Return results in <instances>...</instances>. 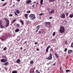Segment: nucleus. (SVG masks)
<instances>
[{
	"mask_svg": "<svg viewBox=\"0 0 73 73\" xmlns=\"http://www.w3.org/2000/svg\"><path fill=\"white\" fill-rule=\"evenodd\" d=\"M65 28L64 27L62 26L60 27L59 32L60 33H63L65 32Z\"/></svg>",
	"mask_w": 73,
	"mask_h": 73,
	"instance_id": "nucleus-1",
	"label": "nucleus"
},
{
	"mask_svg": "<svg viewBox=\"0 0 73 73\" xmlns=\"http://www.w3.org/2000/svg\"><path fill=\"white\" fill-rule=\"evenodd\" d=\"M3 20H5L6 25L5 26V27H8L9 25V21L7 18L6 17L4 18H3Z\"/></svg>",
	"mask_w": 73,
	"mask_h": 73,
	"instance_id": "nucleus-2",
	"label": "nucleus"
},
{
	"mask_svg": "<svg viewBox=\"0 0 73 73\" xmlns=\"http://www.w3.org/2000/svg\"><path fill=\"white\" fill-rule=\"evenodd\" d=\"M29 17L32 20H34V19H36V17H35V14H31L30 15H29Z\"/></svg>",
	"mask_w": 73,
	"mask_h": 73,
	"instance_id": "nucleus-3",
	"label": "nucleus"
},
{
	"mask_svg": "<svg viewBox=\"0 0 73 73\" xmlns=\"http://www.w3.org/2000/svg\"><path fill=\"white\" fill-rule=\"evenodd\" d=\"M46 59L48 60H52V54L50 53L48 57L46 58Z\"/></svg>",
	"mask_w": 73,
	"mask_h": 73,
	"instance_id": "nucleus-4",
	"label": "nucleus"
},
{
	"mask_svg": "<svg viewBox=\"0 0 73 73\" xmlns=\"http://www.w3.org/2000/svg\"><path fill=\"white\" fill-rule=\"evenodd\" d=\"M60 18H65V14L64 13H62L60 15Z\"/></svg>",
	"mask_w": 73,
	"mask_h": 73,
	"instance_id": "nucleus-5",
	"label": "nucleus"
},
{
	"mask_svg": "<svg viewBox=\"0 0 73 73\" xmlns=\"http://www.w3.org/2000/svg\"><path fill=\"white\" fill-rule=\"evenodd\" d=\"M8 61V60L7 59H2L1 60V62H3V63H4L5 62H7Z\"/></svg>",
	"mask_w": 73,
	"mask_h": 73,
	"instance_id": "nucleus-6",
	"label": "nucleus"
},
{
	"mask_svg": "<svg viewBox=\"0 0 73 73\" xmlns=\"http://www.w3.org/2000/svg\"><path fill=\"white\" fill-rule=\"evenodd\" d=\"M54 12V9H52L51 11L49 13L50 14H52V13H53Z\"/></svg>",
	"mask_w": 73,
	"mask_h": 73,
	"instance_id": "nucleus-7",
	"label": "nucleus"
},
{
	"mask_svg": "<svg viewBox=\"0 0 73 73\" xmlns=\"http://www.w3.org/2000/svg\"><path fill=\"white\" fill-rule=\"evenodd\" d=\"M45 25H46L47 24L50 25V22H46L44 23Z\"/></svg>",
	"mask_w": 73,
	"mask_h": 73,
	"instance_id": "nucleus-8",
	"label": "nucleus"
},
{
	"mask_svg": "<svg viewBox=\"0 0 73 73\" xmlns=\"http://www.w3.org/2000/svg\"><path fill=\"white\" fill-rule=\"evenodd\" d=\"M68 54H70V53H72V52H73V50H69L68 51Z\"/></svg>",
	"mask_w": 73,
	"mask_h": 73,
	"instance_id": "nucleus-9",
	"label": "nucleus"
},
{
	"mask_svg": "<svg viewBox=\"0 0 73 73\" xmlns=\"http://www.w3.org/2000/svg\"><path fill=\"white\" fill-rule=\"evenodd\" d=\"M16 12L17 13H18V14H19L20 13V11H19V9H16L15 10Z\"/></svg>",
	"mask_w": 73,
	"mask_h": 73,
	"instance_id": "nucleus-10",
	"label": "nucleus"
},
{
	"mask_svg": "<svg viewBox=\"0 0 73 73\" xmlns=\"http://www.w3.org/2000/svg\"><path fill=\"white\" fill-rule=\"evenodd\" d=\"M20 61H21L20 59H18L16 61V62L17 64H19V62H20Z\"/></svg>",
	"mask_w": 73,
	"mask_h": 73,
	"instance_id": "nucleus-11",
	"label": "nucleus"
},
{
	"mask_svg": "<svg viewBox=\"0 0 73 73\" xmlns=\"http://www.w3.org/2000/svg\"><path fill=\"white\" fill-rule=\"evenodd\" d=\"M0 39L2 40V41H4V40H5V38L4 37H2L0 38Z\"/></svg>",
	"mask_w": 73,
	"mask_h": 73,
	"instance_id": "nucleus-12",
	"label": "nucleus"
},
{
	"mask_svg": "<svg viewBox=\"0 0 73 73\" xmlns=\"http://www.w3.org/2000/svg\"><path fill=\"white\" fill-rule=\"evenodd\" d=\"M26 19H28V15L27 14H25L24 15Z\"/></svg>",
	"mask_w": 73,
	"mask_h": 73,
	"instance_id": "nucleus-13",
	"label": "nucleus"
},
{
	"mask_svg": "<svg viewBox=\"0 0 73 73\" xmlns=\"http://www.w3.org/2000/svg\"><path fill=\"white\" fill-rule=\"evenodd\" d=\"M32 1L31 0H29L28 1H26L27 4H30V3H31Z\"/></svg>",
	"mask_w": 73,
	"mask_h": 73,
	"instance_id": "nucleus-14",
	"label": "nucleus"
},
{
	"mask_svg": "<svg viewBox=\"0 0 73 73\" xmlns=\"http://www.w3.org/2000/svg\"><path fill=\"white\" fill-rule=\"evenodd\" d=\"M9 64V62H5L4 63V65H5V66H6V65L7 66Z\"/></svg>",
	"mask_w": 73,
	"mask_h": 73,
	"instance_id": "nucleus-15",
	"label": "nucleus"
},
{
	"mask_svg": "<svg viewBox=\"0 0 73 73\" xmlns=\"http://www.w3.org/2000/svg\"><path fill=\"white\" fill-rule=\"evenodd\" d=\"M20 23H21L22 25H24V23L23 22V21L21 19H20Z\"/></svg>",
	"mask_w": 73,
	"mask_h": 73,
	"instance_id": "nucleus-16",
	"label": "nucleus"
},
{
	"mask_svg": "<svg viewBox=\"0 0 73 73\" xmlns=\"http://www.w3.org/2000/svg\"><path fill=\"white\" fill-rule=\"evenodd\" d=\"M19 29H17L15 30V32H19Z\"/></svg>",
	"mask_w": 73,
	"mask_h": 73,
	"instance_id": "nucleus-17",
	"label": "nucleus"
},
{
	"mask_svg": "<svg viewBox=\"0 0 73 73\" xmlns=\"http://www.w3.org/2000/svg\"><path fill=\"white\" fill-rule=\"evenodd\" d=\"M40 3L41 5L43 4V0H41Z\"/></svg>",
	"mask_w": 73,
	"mask_h": 73,
	"instance_id": "nucleus-18",
	"label": "nucleus"
},
{
	"mask_svg": "<svg viewBox=\"0 0 73 73\" xmlns=\"http://www.w3.org/2000/svg\"><path fill=\"white\" fill-rule=\"evenodd\" d=\"M55 55L56 57H57V58H58V55L57 53H55Z\"/></svg>",
	"mask_w": 73,
	"mask_h": 73,
	"instance_id": "nucleus-19",
	"label": "nucleus"
},
{
	"mask_svg": "<svg viewBox=\"0 0 73 73\" xmlns=\"http://www.w3.org/2000/svg\"><path fill=\"white\" fill-rule=\"evenodd\" d=\"M73 17V13L72 14H70L69 17L70 18H72Z\"/></svg>",
	"mask_w": 73,
	"mask_h": 73,
	"instance_id": "nucleus-20",
	"label": "nucleus"
},
{
	"mask_svg": "<svg viewBox=\"0 0 73 73\" xmlns=\"http://www.w3.org/2000/svg\"><path fill=\"white\" fill-rule=\"evenodd\" d=\"M30 73H34V70H30Z\"/></svg>",
	"mask_w": 73,
	"mask_h": 73,
	"instance_id": "nucleus-21",
	"label": "nucleus"
},
{
	"mask_svg": "<svg viewBox=\"0 0 73 73\" xmlns=\"http://www.w3.org/2000/svg\"><path fill=\"white\" fill-rule=\"evenodd\" d=\"M50 51H51L52 52H54V50H53V49L52 48H51L50 49Z\"/></svg>",
	"mask_w": 73,
	"mask_h": 73,
	"instance_id": "nucleus-22",
	"label": "nucleus"
},
{
	"mask_svg": "<svg viewBox=\"0 0 73 73\" xmlns=\"http://www.w3.org/2000/svg\"><path fill=\"white\" fill-rule=\"evenodd\" d=\"M65 14L66 15V16H68V15H69V13H67L66 12H65Z\"/></svg>",
	"mask_w": 73,
	"mask_h": 73,
	"instance_id": "nucleus-23",
	"label": "nucleus"
},
{
	"mask_svg": "<svg viewBox=\"0 0 73 73\" xmlns=\"http://www.w3.org/2000/svg\"><path fill=\"white\" fill-rule=\"evenodd\" d=\"M34 63V62H33V61L31 60L30 62V64H33Z\"/></svg>",
	"mask_w": 73,
	"mask_h": 73,
	"instance_id": "nucleus-24",
	"label": "nucleus"
},
{
	"mask_svg": "<svg viewBox=\"0 0 73 73\" xmlns=\"http://www.w3.org/2000/svg\"><path fill=\"white\" fill-rule=\"evenodd\" d=\"M0 28H3V25H2V24H0Z\"/></svg>",
	"mask_w": 73,
	"mask_h": 73,
	"instance_id": "nucleus-25",
	"label": "nucleus"
},
{
	"mask_svg": "<svg viewBox=\"0 0 73 73\" xmlns=\"http://www.w3.org/2000/svg\"><path fill=\"white\" fill-rule=\"evenodd\" d=\"M17 72L16 71H13L12 72V73H17Z\"/></svg>",
	"mask_w": 73,
	"mask_h": 73,
	"instance_id": "nucleus-26",
	"label": "nucleus"
},
{
	"mask_svg": "<svg viewBox=\"0 0 73 73\" xmlns=\"http://www.w3.org/2000/svg\"><path fill=\"white\" fill-rule=\"evenodd\" d=\"M48 50H49V48H47L46 50V52H48Z\"/></svg>",
	"mask_w": 73,
	"mask_h": 73,
	"instance_id": "nucleus-27",
	"label": "nucleus"
},
{
	"mask_svg": "<svg viewBox=\"0 0 73 73\" xmlns=\"http://www.w3.org/2000/svg\"><path fill=\"white\" fill-rule=\"evenodd\" d=\"M56 35V32H54L52 34V36H54Z\"/></svg>",
	"mask_w": 73,
	"mask_h": 73,
	"instance_id": "nucleus-28",
	"label": "nucleus"
},
{
	"mask_svg": "<svg viewBox=\"0 0 73 73\" xmlns=\"http://www.w3.org/2000/svg\"><path fill=\"white\" fill-rule=\"evenodd\" d=\"M27 13H31V11L30 10H29L27 11Z\"/></svg>",
	"mask_w": 73,
	"mask_h": 73,
	"instance_id": "nucleus-29",
	"label": "nucleus"
},
{
	"mask_svg": "<svg viewBox=\"0 0 73 73\" xmlns=\"http://www.w3.org/2000/svg\"><path fill=\"white\" fill-rule=\"evenodd\" d=\"M7 2L3 4L2 5V6H4V5H6V4H7Z\"/></svg>",
	"mask_w": 73,
	"mask_h": 73,
	"instance_id": "nucleus-30",
	"label": "nucleus"
},
{
	"mask_svg": "<svg viewBox=\"0 0 73 73\" xmlns=\"http://www.w3.org/2000/svg\"><path fill=\"white\" fill-rule=\"evenodd\" d=\"M47 48H48V49H49V48H51V46H50V45H49L47 47Z\"/></svg>",
	"mask_w": 73,
	"mask_h": 73,
	"instance_id": "nucleus-31",
	"label": "nucleus"
},
{
	"mask_svg": "<svg viewBox=\"0 0 73 73\" xmlns=\"http://www.w3.org/2000/svg\"><path fill=\"white\" fill-rule=\"evenodd\" d=\"M50 2H53L54 1V0H48Z\"/></svg>",
	"mask_w": 73,
	"mask_h": 73,
	"instance_id": "nucleus-32",
	"label": "nucleus"
},
{
	"mask_svg": "<svg viewBox=\"0 0 73 73\" xmlns=\"http://www.w3.org/2000/svg\"><path fill=\"white\" fill-rule=\"evenodd\" d=\"M3 50H7V47H5L3 49Z\"/></svg>",
	"mask_w": 73,
	"mask_h": 73,
	"instance_id": "nucleus-33",
	"label": "nucleus"
},
{
	"mask_svg": "<svg viewBox=\"0 0 73 73\" xmlns=\"http://www.w3.org/2000/svg\"><path fill=\"white\" fill-rule=\"evenodd\" d=\"M71 46V47H72V48H73V42L72 43Z\"/></svg>",
	"mask_w": 73,
	"mask_h": 73,
	"instance_id": "nucleus-34",
	"label": "nucleus"
},
{
	"mask_svg": "<svg viewBox=\"0 0 73 73\" xmlns=\"http://www.w3.org/2000/svg\"><path fill=\"white\" fill-rule=\"evenodd\" d=\"M70 72V70H66V72Z\"/></svg>",
	"mask_w": 73,
	"mask_h": 73,
	"instance_id": "nucleus-35",
	"label": "nucleus"
},
{
	"mask_svg": "<svg viewBox=\"0 0 73 73\" xmlns=\"http://www.w3.org/2000/svg\"><path fill=\"white\" fill-rule=\"evenodd\" d=\"M36 72H37V73H40V71H38L37 70H36Z\"/></svg>",
	"mask_w": 73,
	"mask_h": 73,
	"instance_id": "nucleus-36",
	"label": "nucleus"
},
{
	"mask_svg": "<svg viewBox=\"0 0 73 73\" xmlns=\"http://www.w3.org/2000/svg\"><path fill=\"white\" fill-rule=\"evenodd\" d=\"M40 25H38L36 27V29H38V28H40Z\"/></svg>",
	"mask_w": 73,
	"mask_h": 73,
	"instance_id": "nucleus-37",
	"label": "nucleus"
},
{
	"mask_svg": "<svg viewBox=\"0 0 73 73\" xmlns=\"http://www.w3.org/2000/svg\"><path fill=\"white\" fill-rule=\"evenodd\" d=\"M55 41V39L54 38L53 39L51 40V41Z\"/></svg>",
	"mask_w": 73,
	"mask_h": 73,
	"instance_id": "nucleus-38",
	"label": "nucleus"
},
{
	"mask_svg": "<svg viewBox=\"0 0 73 73\" xmlns=\"http://www.w3.org/2000/svg\"><path fill=\"white\" fill-rule=\"evenodd\" d=\"M2 21L0 20V24H2Z\"/></svg>",
	"mask_w": 73,
	"mask_h": 73,
	"instance_id": "nucleus-39",
	"label": "nucleus"
},
{
	"mask_svg": "<svg viewBox=\"0 0 73 73\" xmlns=\"http://www.w3.org/2000/svg\"><path fill=\"white\" fill-rule=\"evenodd\" d=\"M17 27H20V24H17Z\"/></svg>",
	"mask_w": 73,
	"mask_h": 73,
	"instance_id": "nucleus-40",
	"label": "nucleus"
},
{
	"mask_svg": "<svg viewBox=\"0 0 73 73\" xmlns=\"http://www.w3.org/2000/svg\"><path fill=\"white\" fill-rule=\"evenodd\" d=\"M64 52H66L67 51V48H66L64 50Z\"/></svg>",
	"mask_w": 73,
	"mask_h": 73,
	"instance_id": "nucleus-41",
	"label": "nucleus"
},
{
	"mask_svg": "<svg viewBox=\"0 0 73 73\" xmlns=\"http://www.w3.org/2000/svg\"><path fill=\"white\" fill-rule=\"evenodd\" d=\"M16 19L14 20L13 21V23H15V21H16Z\"/></svg>",
	"mask_w": 73,
	"mask_h": 73,
	"instance_id": "nucleus-42",
	"label": "nucleus"
},
{
	"mask_svg": "<svg viewBox=\"0 0 73 73\" xmlns=\"http://www.w3.org/2000/svg\"><path fill=\"white\" fill-rule=\"evenodd\" d=\"M9 16H11V17H12V16H13V15H12V14H9Z\"/></svg>",
	"mask_w": 73,
	"mask_h": 73,
	"instance_id": "nucleus-43",
	"label": "nucleus"
},
{
	"mask_svg": "<svg viewBox=\"0 0 73 73\" xmlns=\"http://www.w3.org/2000/svg\"><path fill=\"white\" fill-rule=\"evenodd\" d=\"M39 33H40V34H41V31L40 30L38 32Z\"/></svg>",
	"mask_w": 73,
	"mask_h": 73,
	"instance_id": "nucleus-44",
	"label": "nucleus"
},
{
	"mask_svg": "<svg viewBox=\"0 0 73 73\" xmlns=\"http://www.w3.org/2000/svg\"><path fill=\"white\" fill-rule=\"evenodd\" d=\"M38 29H39V28H38L36 31V32L37 33V32H38Z\"/></svg>",
	"mask_w": 73,
	"mask_h": 73,
	"instance_id": "nucleus-45",
	"label": "nucleus"
},
{
	"mask_svg": "<svg viewBox=\"0 0 73 73\" xmlns=\"http://www.w3.org/2000/svg\"><path fill=\"white\" fill-rule=\"evenodd\" d=\"M14 13L15 14V15H17L18 14H17V13H16V12H15Z\"/></svg>",
	"mask_w": 73,
	"mask_h": 73,
	"instance_id": "nucleus-46",
	"label": "nucleus"
},
{
	"mask_svg": "<svg viewBox=\"0 0 73 73\" xmlns=\"http://www.w3.org/2000/svg\"><path fill=\"white\" fill-rule=\"evenodd\" d=\"M39 16H42V13H41L39 14Z\"/></svg>",
	"mask_w": 73,
	"mask_h": 73,
	"instance_id": "nucleus-47",
	"label": "nucleus"
},
{
	"mask_svg": "<svg viewBox=\"0 0 73 73\" xmlns=\"http://www.w3.org/2000/svg\"><path fill=\"white\" fill-rule=\"evenodd\" d=\"M3 57H5V58H6V57H7V56H5L3 55Z\"/></svg>",
	"mask_w": 73,
	"mask_h": 73,
	"instance_id": "nucleus-48",
	"label": "nucleus"
},
{
	"mask_svg": "<svg viewBox=\"0 0 73 73\" xmlns=\"http://www.w3.org/2000/svg\"><path fill=\"white\" fill-rule=\"evenodd\" d=\"M60 72H62V69H61V68L60 67Z\"/></svg>",
	"mask_w": 73,
	"mask_h": 73,
	"instance_id": "nucleus-49",
	"label": "nucleus"
},
{
	"mask_svg": "<svg viewBox=\"0 0 73 73\" xmlns=\"http://www.w3.org/2000/svg\"><path fill=\"white\" fill-rule=\"evenodd\" d=\"M49 19H52V17H49Z\"/></svg>",
	"mask_w": 73,
	"mask_h": 73,
	"instance_id": "nucleus-50",
	"label": "nucleus"
},
{
	"mask_svg": "<svg viewBox=\"0 0 73 73\" xmlns=\"http://www.w3.org/2000/svg\"><path fill=\"white\" fill-rule=\"evenodd\" d=\"M37 42H35V45H36V44H37Z\"/></svg>",
	"mask_w": 73,
	"mask_h": 73,
	"instance_id": "nucleus-51",
	"label": "nucleus"
},
{
	"mask_svg": "<svg viewBox=\"0 0 73 73\" xmlns=\"http://www.w3.org/2000/svg\"><path fill=\"white\" fill-rule=\"evenodd\" d=\"M36 50H37L38 51H39V49L38 48H37Z\"/></svg>",
	"mask_w": 73,
	"mask_h": 73,
	"instance_id": "nucleus-52",
	"label": "nucleus"
},
{
	"mask_svg": "<svg viewBox=\"0 0 73 73\" xmlns=\"http://www.w3.org/2000/svg\"><path fill=\"white\" fill-rule=\"evenodd\" d=\"M32 7H35V5H33L32 6Z\"/></svg>",
	"mask_w": 73,
	"mask_h": 73,
	"instance_id": "nucleus-53",
	"label": "nucleus"
},
{
	"mask_svg": "<svg viewBox=\"0 0 73 73\" xmlns=\"http://www.w3.org/2000/svg\"><path fill=\"white\" fill-rule=\"evenodd\" d=\"M36 3V2H33V4H35V3Z\"/></svg>",
	"mask_w": 73,
	"mask_h": 73,
	"instance_id": "nucleus-54",
	"label": "nucleus"
},
{
	"mask_svg": "<svg viewBox=\"0 0 73 73\" xmlns=\"http://www.w3.org/2000/svg\"><path fill=\"white\" fill-rule=\"evenodd\" d=\"M56 64L55 63H54L52 65L53 66V65H55Z\"/></svg>",
	"mask_w": 73,
	"mask_h": 73,
	"instance_id": "nucleus-55",
	"label": "nucleus"
},
{
	"mask_svg": "<svg viewBox=\"0 0 73 73\" xmlns=\"http://www.w3.org/2000/svg\"><path fill=\"white\" fill-rule=\"evenodd\" d=\"M5 70H7V68L6 67L5 68Z\"/></svg>",
	"mask_w": 73,
	"mask_h": 73,
	"instance_id": "nucleus-56",
	"label": "nucleus"
},
{
	"mask_svg": "<svg viewBox=\"0 0 73 73\" xmlns=\"http://www.w3.org/2000/svg\"><path fill=\"white\" fill-rule=\"evenodd\" d=\"M26 42H27V41H25L24 42V44H25V43H26Z\"/></svg>",
	"mask_w": 73,
	"mask_h": 73,
	"instance_id": "nucleus-57",
	"label": "nucleus"
},
{
	"mask_svg": "<svg viewBox=\"0 0 73 73\" xmlns=\"http://www.w3.org/2000/svg\"><path fill=\"white\" fill-rule=\"evenodd\" d=\"M1 1H5V0H1Z\"/></svg>",
	"mask_w": 73,
	"mask_h": 73,
	"instance_id": "nucleus-58",
	"label": "nucleus"
},
{
	"mask_svg": "<svg viewBox=\"0 0 73 73\" xmlns=\"http://www.w3.org/2000/svg\"><path fill=\"white\" fill-rule=\"evenodd\" d=\"M23 49V47H21L20 48V49Z\"/></svg>",
	"mask_w": 73,
	"mask_h": 73,
	"instance_id": "nucleus-59",
	"label": "nucleus"
},
{
	"mask_svg": "<svg viewBox=\"0 0 73 73\" xmlns=\"http://www.w3.org/2000/svg\"><path fill=\"white\" fill-rule=\"evenodd\" d=\"M17 1H20V0H17Z\"/></svg>",
	"mask_w": 73,
	"mask_h": 73,
	"instance_id": "nucleus-60",
	"label": "nucleus"
},
{
	"mask_svg": "<svg viewBox=\"0 0 73 73\" xmlns=\"http://www.w3.org/2000/svg\"><path fill=\"white\" fill-rule=\"evenodd\" d=\"M15 5H13V7H15Z\"/></svg>",
	"mask_w": 73,
	"mask_h": 73,
	"instance_id": "nucleus-61",
	"label": "nucleus"
},
{
	"mask_svg": "<svg viewBox=\"0 0 73 73\" xmlns=\"http://www.w3.org/2000/svg\"><path fill=\"white\" fill-rule=\"evenodd\" d=\"M64 22H65V23H67V21H64Z\"/></svg>",
	"mask_w": 73,
	"mask_h": 73,
	"instance_id": "nucleus-62",
	"label": "nucleus"
},
{
	"mask_svg": "<svg viewBox=\"0 0 73 73\" xmlns=\"http://www.w3.org/2000/svg\"><path fill=\"white\" fill-rule=\"evenodd\" d=\"M49 64H50V63H48L47 64V65H49Z\"/></svg>",
	"mask_w": 73,
	"mask_h": 73,
	"instance_id": "nucleus-63",
	"label": "nucleus"
},
{
	"mask_svg": "<svg viewBox=\"0 0 73 73\" xmlns=\"http://www.w3.org/2000/svg\"><path fill=\"white\" fill-rule=\"evenodd\" d=\"M1 70V68L0 67V70Z\"/></svg>",
	"mask_w": 73,
	"mask_h": 73,
	"instance_id": "nucleus-64",
	"label": "nucleus"
}]
</instances>
